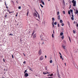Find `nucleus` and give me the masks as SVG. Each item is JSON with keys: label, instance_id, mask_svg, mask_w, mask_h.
Returning <instances> with one entry per match:
<instances>
[{"label": "nucleus", "instance_id": "nucleus-1", "mask_svg": "<svg viewBox=\"0 0 78 78\" xmlns=\"http://www.w3.org/2000/svg\"><path fill=\"white\" fill-rule=\"evenodd\" d=\"M72 2L73 3V6H76V1L75 0H73Z\"/></svg>", "mask_w": 78, "mask_h": 78}, {"label": "nucleus", "instance_id": "nucleus-2", "mask_svg": "<svg viewBox=\"0 0 78 78\" xmlns=\"http://www.w3.org/2000/svg\"><path fill=\"white\" fill-rule=\"evenodd\" d=\"M44 59V57L43 56H41L39 58L40 61H42Z\"/></svg>", "mask_w": 78, "mask_h": 78}, {"label": "nucleus", "instance_id": "nucleus-3", "mask_svg": "<svg viewBox=\"0 0 78 78\" xmlns=\"http://www.w3.org/2000/svg\"><path fill=\"white\" fill-rule=\"evenodd\" d=\"M36 34H35L33 36V39H35V38H36Z\"/></svg>", "mask_w": 78, "mask_h": 78}, {"label": "nucleus", "instance_id": "nucleus-4", "mask_svg": "<svg viewBox=\"0 0 78 78\" xmlns=\"http://www.w3.org/2000/svg\"><path fill=\"white\" fill-rule=\"evenodd\" d=\"M43 75H46V74H49V73H48L47 71H46V72L45 73L43 72Z\"/></svg>", "mask_w": 78, "mask_h": 78}, {"label": "nucleus", "instance_id": "nucleus-5", "mask_svg": "<svg viewBox=\"0 0 78 78\" xmlns=\"http://www.w3.org/2000/svg\"><path fill=\"white\" fill-rule=\"evenodd\" d=\"M38 53L40 55L42 54V51H41V49H40V50L38 52Z\"/></svg>", "mask_w": 78, "mask_h": 78}, {"label": "nucleus", "instance_id": "nucleus-6", "mask_svg": "<svg viewBox=\"0 0 78 78\" xmlns=\"http://www.w3.org/2000/svg\"><path fill=\"white\" fill-rule=\"evenodd\" d=\"M24 76L25 77H27V76H29V75L27 73H25Z\"/></svg>", "mask_w": 78, "mask_h": 78}, {"label": "nucleus", "instance_id": "nucleus-7", "mask_svg": "<svg viewBox=\"0 0 78 78\" xmlns=\"http://www.w3.org/2000/svg\"><path fill=\"white\" fill-rule=\"evenodd\" d=\"M35 11L36 12V13L37 14H38V17L39 19H40V16H39V13H38V12H37V11H36V9L35 10Z\"/></svg>", "mask_w": 78, "mask_h": 78}, {"label": "nucleus", "instance_id": "nucleus-8", "mask_svg": "<svg viewBox=\"0 0 78 78\" xmlns=\"http://www.w3.org/2000/svg\"><path fill=\"white\" fill-rule=\"evenodd\" d=\"M34 16L36 17H37V14H36V13L35 12H34Z\"/></svg>", "mask_w": 78, "mask_h": 78}, {"label": "nucleus", "instance_id": "nucleus-9", "mask_svg": "<svg viewBox=\"0 0 78 78\" xmlns=\"http://www.w3.org/2000/svg\"><path fill=\"white\" fill-rule=\"evenodd\" d=\"M41 2L42 3L43 5H45V3H44V2H43L42 0H41Z\"/></svg>", "mask_w": 78, "mask_h": 78}, {"label": "nucleus", "instance_id": "nucleus-10", "mask_svg": "<svg viewBox=\"0 0 78 78\" xmlns=\"http://www.w3.org/2000/svg\"><path fill=\"white\" fill-rule=\"evenodd\" d=\"M7 14H8V13H6L4 17L6 18V17H7Z\"/></svg>", "mask_w": 78, "mask_h": 78}, {"label": "nucleus", "instance_id": "nucleus-11", "mask_svg": "<svg viewBox=\"0 0 78 78\" xmlns=\"http://www.w3.org/2000/svg\"><path fill=\"white\" fill-rule=\"evenodd\" d=\"M68 25L69 27H70V23L69 21L68 22Z\"/></svg>", "mask_w": 78, "mask_h": 78}, {"label": "nucleus", "instance_id": "nucleus-12", "mask_svg": "<svg viewBox=\"0 0 78 78\" xmlns=\"http://www.w3.org/2000/svg\"><path fill=\"white\" fill-rule=\"evenodd\" d=\"M58 20H60L61 19L60 18V15H59L58 16Z\"/></svg>", "mask_w": 78, "mask_h": 78}, {"label": "nucleus", "instance_id": "nucleus-13", "mask_svg": "<svg viewBox=\"0 0 78 78\" xmlns=\"http://www.w3.org/2000/svg\"><path fill=\"white\" fill-rule=\"evenodd\" d=\"M64 35H62V37H61V38L63 40L64 39Z\"/></svg>", "mask_w": 78, "mask_h": 78}, {"label": "nucleus", "instance_id": "nucleus-14", "mask_svg": "<svg viewBox=\"0 0 78 78\" xmlns=\"http://www.w3.org/2000/svg\"><path fill=\"white\" fill-rule=\"evenodd\" d=\"M60 23H62L63 22L62 21V20H60Z\"/></svg>", "mask_w": 78, "mask_h": 78}, {"label": "nucleus", "instance_id": "nucleus-15", "mask_svg": "<svg viewBox=\"0 0 78 78\" xmlns=\"http://www.w3.org/2000/svg\"><path fill=\"white\" fill-rule=\"evenodd\" d=\"M63 35V33L61 32L60 33V36H62Z\"/></svg>", "mask_w": 78, "mask_h": 78}, {"label": "nucleus", "instance_id": "nucleus-16", "mask_svg": "<svg viewBox=\"0 0 78 78\" xmlns=\"http://www.w3.org/2000/svg\"><path fill=\"white\" fill-rule=\"evenodd\" d=\"M62 47L63 48V49H66V48H65V46L62 45Z\"/></svg>", "mask_w": 78, "mask_h": 78}, {"label": "nucleus", "instance_id": "nucleus-17", "mask_svg": "<svg viewBox=\"0 0 78 78\" xmlns=\"http://www.w3.org/2000/svg\"><path fill=\"white\" fill-rule=\"evenodd\" d=\"M57 75H58V77L60 76V75H59V73H58V72H57Z\"/></svg>", "mask_w": 78, "mask_h": 78}, {"label": "nucleus", "instance_id": "nucleus-18", "mask_svg": "<svg viewBox=\"0 0 78 78\" xmlns=\"http://www.w3.org/2000/svg\"><path fill=\"white\" fill-rule=\"evenodd\" d=\"M28 14H29V12H27V16H28Z\"/></svg>", "mask_w": 78, "mask_h": 78}, {"label": "nucleus", "instance_id": "nucleus-19", "mask_svg": "<svg viewBox=\"0 0 78 78\" xmlns=\"http://www.w3.org/2000/svg\"><path fill=\"white\" fill-rule=\"evenodd\" d=\"M54 25H56L57 24V22H55L54 23Z\"/></svg>", "mask_w": 78, "mask_h": 78}, {"label": "nucleus", "instance_id": "nucleus-20", "mask_svg": "<svg viewBox=\"0 0 78 78\" xmlns=\"http://www.w3.org/2000/svg\"><path fill=\"white\" fill-rule=\"evenodd\" d=\"M52 62H53V61H52V60H50V63H52Z\"/></svg>", "mask_w": 78, "mask_h": 78}, {"label": "nucleus", "instance_id": "nucleus-21", "mask_svg": "<svg viewBox=\"0 0 78 78\" xmlns=\"http://www.w3.org/2000/svg\"><path fill=\"white\" fill-rule=\"evenodd\" d=\"M57 14L58 15H59V12L58 11L57 13Z\"/></svg>", "mask_w": 78, "mask_h": 78}, {"label": "nucleus", "instance_id": "nucleus-22", "mask_svg": "<svg viewBox=\"0 0 78 78\" xmlns=\"http://www.w3.org/2000/svg\"><path fill=\"white\" fill-rule=\"evenodd\" d=\"M71 19L73 20L74 18H73V17H71Z\"/></svg>", "mask_w": 78, "mask_h": 78}, {"label": "nucleus", "instance_id": "nucleus-23", "mask_svg": "<svg viewBox=\"0 0 78 78\" xmlns=\"http://www.w3.org/2000/svg\"><path fill=\"white\" fill-rule=\"evenodd\" d=\"M52 20L53 22L55 20V18H52Z\"/></svg>", "mask_w": 78, "mask_h": 78}, {"label": "nucleus", "instance_id": "nucleus-24", "mask_svg": "<svg viewBox=\"0 0 78 78\" xmlns=\"http://www.w3.org/2000/svg\"><path fill=\"white\" fill-rule=\"evenodd\" d=\"M60 58L61 59H62V60H63V58H62V55H60Z\"/></svg>", "mask_w": 78, "mask_h": 78}, {"label": "nucleus", "instance_id": "nucleus-25", "mask_svg": "<svg viewBox=\"0 0 78 78\" xmlns=\"http://www.w3.org/2000/svg\"><path fill=\"white\" fill-rule=\"evenodd\" d=\"M68 14L69 15H70V11H69L68 12Z\"/></svg>", "mask_w": 78, "mask_h": 78}, {"label": "nucleus", "instance_id": "nucleus-26", "mask_svg": "<svg viewBox=\"0 0 78 78\" xmlns=\"http://www.w3.org/2000/svg\"><path fill=\"white\" fill-rule=\"evenodd\" d=\"M73 33H74V34H75L76 33L75 32V31L74 30H73Z\"/></svg>", "mask_w": 78, "mask_h": 78}, {"label": "nucleus", "instance_id": "nucleus-27", "mask_svg": "<svg viewBox=\"0 0 78 78\" xmlns=\"http://www.w3.org/2000/svg\"><path fill=\"white\" fill-rule=\"evenodd\" d=\"M45 70H47V67H45Z\"/></svg>", "mask_w": 78, "mask_h": 78}, {"label": "nucleus", "instance_id": "nucleus-28", "mask_svg": "<svg viewBox=\"0 0 78 78\" xmlns=\"http://www.w3.org/2000/svg\"><path fill=\"white\" fill-rule=\"evenodd\" d=\"M70 11L71 12H73V10H72V9H70Z\"/></svg>", "mask_w": 78, "mask_h": 78}, {"label": "nucleus", "instance_id": "nucleus-29", "mask_svg": "<svg viewBox=\"0 0 78 78\" xmlns=\"http://www.w3.org/2000/svg\"><path fill=\"white\" fill-rule=\"evenodd\" d=\"M62 12H63V14H65V11H63Z\"/></svg>", "mask_w": 78, "mask_h": 78}, {"label": "nucleus", "instance_id": "nucleus-30", "mask_svg": "<svg viewBox=\"0 0 78 78\" xmlns=\"http://www.w3.org/2000/svg\"><path fill=\"white\" fill-rule=\"evenodd\" d=\"M41 6V8H44V6H42V5H41V4L40 5Z\"/></svg>", "mask_w": 78, "mask_h": 78}, {"label": "nucleus", "instance_id": "nucleus-31", "mask_svg": "<svg viewBox=\"0 0 78 78\" xmlns=\"http://www.w3.org/2000/svg\"><path fill=\"white\" fill-rule=\"evenodd\" d=\"M27 70H26L24 72V74H25V73H26V72H27Z\"/></svg>", "mask_w": 78, "mask_h": 78}, {"label": "nucleus", "instance_id": "nucleus-32", "mask_svg": "<svg viewBox=\"0 0 78 78\" xmlns=\"http://www.w3.org/2000/svg\"><path fill=\"white\" fill-rule=\"evenodd\" d=\"M9 36H13V34H9Z\"/></svg>", "mask_w": 78, "mask_h": 78}, {"label": "nucleus", "instance_id": "nucleus-33", "mask_svg": "<svg viewBox=\"0 0 78 78\" xmlns=\"http://www.w3.org/2000/svg\"><path fill=\"white\" fill-rule=\"evenodd\" d=\"M53 74L52 73L50 75V76H53Z\"/></svg>", "mask_w": 78, "mask_h": 78}, {"label": "nucleus", "instance_id": "nucleus-34", "mask_svg": "<svg viewBox=\"0 0 78 78\" xmlns=\"http://www.w3.org/2000/svg\"><path fill=\"white\" fill-rule=\"evenodd\" d=\"M52 25L53 28H54V27H55V25H54V24L53 23H52Z\"/></svg>", "mask_w": 78, "mask_h": 78}, {"label": "nucleus", "instance_id": "nucleus-35", "mask_svg": "<svg viewBox=\"0 0 78 78\" xmlns=\"http://www.w3.org/2000/svg\"><path fill=\"white\" fill-rule=\"evenodd\" d=\"M12 12H14V11H13L12 12H9V14H11V13H12Z\"/></svg>", "mask_w": 78, "mask_h": 78}, {"label": "nucleus", "instance_id": "nucleus-36", "mask_svg": "<svg viewBox=\"0 0 78 78\" xmlns=\"http://www.w3.org/2000/svg\"><path fill=\"white\" fill-rule=\"evenodd\" d=\"M64 23H62V26H64Z\"/></svg>", "mask_w": 78, "mask_h": 78}, {"label": "nucleus", "instance_id": "nucleus-37", "mask_svg": "<svg viewBox=\"0 0 78 78\" xmlns=\"http://www.w3.org/2000/svg\"><path fill=\"white\" fill-rule=\"evenodd\" d=\"M53 35H54L53 34H52V37H54V36H53Z\"/></svg>", "mask_w": 78, "mask_h": 78}, {"label": "nucleus", "instance_id": "nucleus-38", "mask_svg": "<svg viewBox=\"0 0 78 78\" xmlns=\"http://www.w3.org/2000/svg\"><path fill=\"white\" fill-rule=\"evenodd\" d=\"M5 6L6 7V8L8 9V6H7V5H6V6Z\"/></svg>", "mask_w": 78, "mask_h": 78}, {"label": "nucleus", "instance_id": "nucleus-39", "mask_svg": "<svg viewBox=\"0 0 78 78\" xmlns=\"http://www.w3.org/2000/svg\"><path fill=\"white\" fill-rule=\"evenodd\" d=\"M23 64H26V61H25L23 62Z\"/></svg>", "mask_w": 78, "mask_h": 78}, {"label": "nucleus", "instance_id": "nucleus-40", "mask_svg": "<svg viewBox=\"0 0 78 78\" xmlns=\"http://www.w3.org/2000/svg\"><path fill=\"white\" fill-rule=\"evenodd\" d=\"M18 14V13H16V17H17V16Z\"/></svg>", "mask_w": 78, "mask_h": 78}, {"label": "nucleus", "instance_id": "nucleus-41", "mask_svg": "<svg viewBox=\"0 0 78 78\" xmlns=\"http://www.w3.org/2000/svg\"><path fill=\"white\" fill-rule=\"evenodd\" d=\"M12 58L13 59L14 58V56H13V55H12Z\"/></svg>", "mask_w": 78, "mask_h": 78}, {"label": "nucleus", "instance_id": "nucleus-42", "mask_svg": "<svg viewBox=\"0 0 78 78\" xmlns=\"http://www.w3.org/2000/svg\"><path fill=\"white\" fill-rule=\"evenodd\" d=\"M20 8H21V7H20V6L19 7L18 9H20Z\"/></svg>", "mask_w": 78, "mask_h": 78}, {"label": "nucleus", "instance_id": "nucleus-43", "mask_svg": "<svg viewBox=\"0 0 78 78\" xmlns=\"http://www.w3.org/2000/svg\"><path fill=\"white\" fill-rule=\"evenodd\" d=\"M3 62H5V59L4 58L3 59Z\"/></svg>", "mask_w": 78, "mask_h": 78}, {"label": "nucleus", "instance_id": "nucleus-44", "mask_svg": "<svg viewBox=\"0 0 78 78\" xmlns=\"http://www.w3.org/2000/svg\"><path fill=\"white\" fill-rule=\"evenodd\" d=\"M35 32H36V31H35V30H34L33 31V33H35Z\"/></svg>", "mask_w": 78, "mask_h": 78}, {"label": "nucleus", "instance_id": "nucleus-45", "mask_svg": "<svg viewBox=\"0 0 78 78\" xmlns=\"http://www.w3.org/2000/svg\"><path fill=\"white\" fill-rule=\"evenodd\" d=\"M34 33H33L32 34V36H33V35H34Z\"/></svg>", "mask_w": 78, "mask_h": 78}, {"label": "nucleus", "instance_id": "nucleus-46", "mask_svg": "<svg viewBox=\"0 0 78 78\" xmlns=\"http://www.w3.org/2000/svg\"><path fill=\"white\" fill-rule=\"evenodd\" d=\"M5 6H6V5H6V2L5 1Z\"/></svg>", "mask_w": 78, "mask_h": 78}, {"label": "nucleus", "instance_id": "nucleus-47", "mask_svg": "<svg viewBox=\"0 0 78 78\" xmlns=\"http://www.w3.org/2000/svg\"><path fill=\"white\" fill-rule=\"evenodd\" d=\"M53 34H55V31H54V30H53Z\"/></svg>", "mask_w": 78, "mask_h": 78}, {"label": "nucleus", "instance_id": "nucleus-48", "mask_svg": "<svg viewBox=\"0 0 78 78\" xmlns=\"http://www.w3.org/2000/svg\"><path fill=\"white\" fill-rule=\"evenodd\" d=\"M68 38H69V39H70V37H69V36H68Z\"/></svg>", "mask_w": 78, "mask_h": 78}, {"label": "nucleus", "instance_id": "nucleus-49", "mask_svg": "<svg viewBox=\"0 0 78 78\" xmlns=\"http://www.w3.org/2000/svg\"><path fill=\"white\" fill-rule=\"evenodd\" d=\"M58 27H59V24H58Z\"/></svg>", "mask_w": 78, "mask_h": 78}, {"label": "nucleus", "instance_id": "nucleus-50", "mask_svg": "<svg viewBox=\"0 0 78 78\" xmlns=\"http://www.w3.org/2000/svg\"><path fill=\"white\" fill-rule=\"evenodd\" d=\"M45 59H46V58H47V56L45 55Z\"/></svg>", "mask_w": 78, "mask_h": 78}, {"label": "nucleus", "instance_id": "nucleus-51", "mask_svg": "<svg viewBox=\"0 0 78 78\" xmlns=\"http://www.w3.org/2000/svg\"><path fill=\"white\" fill-rule=\"evenodd\" d=\"M44 44V42H43L42 43V44Z\"/></svg>", "mask_w": 78, "mask_h": 78}, {"label": "nucleus", "instance_id": "nucleus-52", "mask_svg": "<svg viewBox=\"0 0 78 78\" xmlns=\"http://www.w3.org/2000/svg\"><path fill=\"white\" fill-rule=\"evenodd\" d=\"M59 54L60 55H61V53H60V52H59Z\"/></svg>", "mask_w": 78, "mask_h": 78}, {"label": "nucleus", "instance_id": "nucleus-53", "mask_svg": "<svg viewBox=\"0 0 78 78\" xmlns=\"http://www.w3.org/2000/svg\"><path fill=\"white\" fill-rule=\"evenodd\" d=\"M24 56H25V54H24V53H23Z\"/></svg>", "mask_w": 78, "mask_h": 78}, {"label": "nucleus", "instance_id": "nucleus-54", "mask_svg": "<svg viewBox=\"0 0 78 78\" xmlns=\"http://www.w3.org/2000/svg\"><path fill=\"white\" fill-rule=\"evenodd\" d=\"M65 66H66V63H65Z\"/></svg>", "mask_w": 78, "mask_h": 78}, {"label": "nucleus", "instance_id": "nucleus-55", "mask_svg": "<svg viewBox=\"0 0 78 78\" xmlns=\"http://www.w3.org/2000/svg\"><path fill=\"white\" fill-rule=\"evenodd\" d=\"M69 40L70 42H71V40H70V39H69Z\"/></svg>", "mask_w": 78, "mask_h": 78}, {"label": "nucleus", "instance_id": "nucleus-56", "mask_svg": "<svg viewBox=\"0 0 78 78\" xmlns=\"http://www.w3.org/2000/svg\"><path fill=\"white\" fill-rule=\"evenodd\" d=\"M69 40L70 42H71V40H70V39H69Z\"/></svg>", "mask_w": 78, "mask_h": 78}, {"label": "nucleus", "instance_id": "nucleus-57", "mask_svg": "<svg viewBox=\"0 0 78 78\" xmlns=\"http://www.w3.org/2000/svg\"><path fill=\"white\" fill-rule=\"evenodd\" d=\"M48 78H53L51 77H49Z\"/></svg>", "mask_w": 78, "mask_h": 78}, {"label": "nucleus", "instance_id": "nucleus-58", "mask_svg": "<svg viewBox=\"0 0 78 78\" xmlns=\"http://www.w3.org/2000/svg\"><path fill=\"white\" fill-rule=\"evenodd\" d=\"M8 12H9V10H8V11H7Z\"/></svg>", "mask_w": 78, "mask_h": 78}, {"label": "nucleus", "instance_id": "nucleus-59", "mask_svg": "<svg viewBox=\"0 0 78 78\" xmlns=\"http://www.w3.org/2000/svg\"><path fill=\"white\" fill-rule=\"evenodd\" d=\"M16 2L17 3V4H18V2L17 1H16Z\"/></svg>", "mask_w": 78, "mask_h": 78}, {"label": "nucleus", "instance_id": "nucleus-60", "mask_svg": "<svg viewBox=\"0 0 78 78\" xmlns=\"http://www.w3.org/2000/svg\"><path fill=\"white\" fill-rule=\"evenodd\" d=\"M77 27H78V24H77Z\"/></svg>", "mask_w": 78, "mask_h": 78}, {"label": "nucleus", "instance_id": "nucleus-61", "mask_svg": "<svg viewBox=\"0 0 78 78\" xmlns=\"http://www.w3.org/2000/svg\"><path fill=\"white\" fill-rule=\"evenodd\" d=\"M58 78H61V77H60V76H59V77H58Z\"/></svg>", "mask_w": 78, "mask_h": 78}, {"label": "nucleus", "instance_id": "nucleus-62", "mask_svg": "<svg viewBox=\"0 0 78 78\" xmlns=\"http://www.w3.org/2000/svg\"><path fill=\"white\" fill-rule=\"evenodd\" d=\"M72 17H73V15H72Z\"/></svg>", "mask_w": 78, "mask_h": 78}, {"label": "nucleus", "instance_id": "nucleus-63", "mask_svg": "<svg viewBox=\"0 0 78 78\" xmlns=\"http://www.w3.org/2000/svg\"><path fill=\"white\" fill-rule=\"evenodd\" d=\"M63 3H65V2H64V1H63Z\"/></svg>", "mask_w": 78, "mask_h": 78}, {"label": "nucleus", "instance_id": "nucleus-64", "mask_svg": "<svg viewBox=\"0 0 78 78\" xmlns=\"http://www.w3.org/2000/svg\"><path fill=\"white\" fill-rule=\"evenodd\" d=\"M32 69H30V70H31Z\"/></svg>", "mask_w": 78, "mask_h": 78}]
</instances>
